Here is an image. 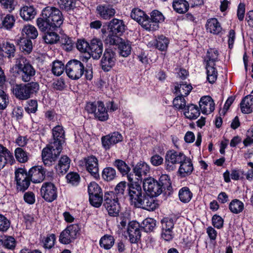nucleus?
I'll list each match as a JSON object with an SVG mask.
<instances>
[{
	"instance_id": "nucleus-1",
	"label": "nucleus",
	"mask_w": 253,
	"mask_h": 253,
	"mask_svg": "<svg viewBox=\"0 0 253 253\" xmlns=\"http://www.w3.org/2000/svg\"><path fill=\"white\" fill-rule=\"evenodd\" d=\"M64 17L61 11L53 6L44 8L39 18L37 25L41 31L56 30L63 24Z\"/></svg>"
},
{
	"instance_id": "nucleus-2",
	"label": "nucleus",
	"mask_w": 253,
	"mask_h": 253,
	"mask_svg": "<svg viewBox=\"0 0 253 253\" xmlns=\"http://www.w3.org/2000/svg\"><path fill=\"white\" fill-rule=\"evenodd\" d=\"M35 70L24 57L16 58L15 64L10 68L9 76L18 79H31L35 75Z\"/></svg>"
},
{
	"instance_id": "nucleus-3",
	"label": "nucleus",
	"mask_w": 253,
	"mask_h": 253,
	"mask_svg": "<svg viewBox=\"0 0 253 253\" xmlns=\"http://www.w3.org/2000/svg\"><path fill=\"white\" fill-rule=\"evenodd\" d=\"M65 72L70 79H80L84 75L85 79H92V71L85 69L84 64L77 59L69 60L65 66Z\"/></svg>"
},
{
	"instance_id": "nucleus-4",
	"label": "nucleus",
	"mask_w": 253,
	"mask_h": 253,
	"mask_svg": "<svg viewBox=\"0 0 253 253\" xmlns=\"http://www.w3.org/2000/svg\"><path fill=\"white\" fill-rule=\"evenodd\" d=\"M39 90V84L37 82L16 84L13 86L12 92L16 98L25 100L36 94Z\"/></svg>"
},
{
	"instance_id": "nucleus-5",
	"label": "nucleus",
	"mask_w": 253,
	"mask_h": 253,
	"mask_svg": "<svg viewBox=\"0 0 253 253\" xmlns=\"http://www.w3.org/2000/svg\"><path fill=\"white\" fill-rule=\"evenodd\" d=\"M126 26L122 20L114 18L108 25V35L105 39L107 43H114L121 41V36L125 32Z\"/></svg>"
},
{
	"instance_id": "nucleus-6",
	"label": "nucleus",
	"mask_w": 253,
	"mask_h": 253,
	"mask_svg": "<svg viewBox=\"0 0 253 253\" xmlns=\"http://www.w3.org/2000/svg\"><path fill=\"white\" fill-rule=\"evenodd\" d=\"M219 52L215 48H210L208 50L206 56L204 57V62L206 63L207 79L211 77L213 79L217 78V72L214 67L215 62L218 61Z\"/></svg>"
},
{
	"instance_id": "nucleus-7",
	"label": "nucleus",
	"mask_w": 253,
	"mask_h": 253,
	"mask_svg": "<svg viewBox=\"0 0 253 253\" xmlns=\"http://www.w3.org/2000/svg\"><path fill=\"white\" fill-rule=\"evenodd\" d=\"M85 109L88 113L93 114L94 117L100 121H105L108 119L109 115L102 101L87 102Z\"/></svg>"
},
{
	"instance_id": "nucleus-8",
	"label": "nucleus",
	"mask_w": 253,
	"mask_h": 253,
	"mask_svg": "<svg viewBox=\"0 0 253 253\" xmlns=\"http://www.w3.org/2000/svg\"><path fill=\"white\" fill-rule=\"evenodd\" d=\"M62 150V147L50 143L42 150V162L46 166L52 165L57 159Z\"/></svg>"
},
{
	"instance_id": "nucleus-9",
	"label": "nucleus",
	"mask_w": 253,
	"mask_h": 253,
	"mask_svg": "<svg viewBox=\"0 0 253 253\" xmlns=\"http://www.w3.org/2000/svg\"><path fill=\"white\" fill-rule=\"evenodd\" d=\"M103 206L110 216L117 217L119 215L120 206L118 203V198H116L115 195L113 192L105 193Z\"/></svg>"
},
{
	"instance_id": "nucleus-10",
	"label": "nucleus",
	"mask_w": 253,
	"mask_h": 253,
	"mask_svg": "<svg viewBox=\"0 0 253 253\" xmlns=\"http://www.w3.org/2000/svg\"><path fill=\"white\" fill-rule=\"evenodd\" d=\"M186 156L181 152L174 150L168 151L165 156V168L167 170L173 171L175 165L180 164L186 159Z\"/></svg>"
},
{
	"instance_id": "nucleus-11",
	"label": "nucleus",
	"mask_w": 253,
	"mask_h": 253,
	"mask_svg": "<svg viewBox=\"0 0 253 253\" xmlns=\"http://www.w3.org/2000/svg\"><path fill=\"white\" fill-rule=\"evenodd\" d=\"M14 174L17 190L25 192L29 187L31 181L27 171L23 168H18L15 169Z\"/></svg>"
},
{
	"instance_id": "nucleus-12",
	"label": "nucleus",
	"mask_w": 253,
	"mask_h": 253,
	"mask_svg": "<svg viewBox=\"0 0 253 253\" xmlns=\"http://www.w3.org/2000/svg\"><path fill=\"white\" fill-rule=\"evenodd\" d=\"M143 193L139 183H127L126 194L131 205L136 207L142 198Z\"/></svg>"
},
{
	"instance_id": "nucleus-13",
	"label": "nucleus",
	"mask_w": 253,
	"mask_h": 253,
	"mask_svg": "<svg viewBox=\"0 0 253 253\" xmlns=\"http://www.w3.org/2000/svg\"><path fill=\"white\" fill-rule=\"evenodd\" d=\"M80 228L77 224H72L66 227L59 236V241L63 244L67 245L72 242L76 238Z\"/></svg>"
},
{
	"instance_id": "nucleus-14",
	"label": "nucleus",
	"mask_w": 253,
	"mask_h": 253,
	"mask_svg": "<svg viewBox=\"0 0 253 253\" xmlns=\"http://www.w3.org/2000/svg\"><path fill=\"white\" fill-rule=\"evenodd\" d=\"M42 197L47 202H52L57 197V188L51 182H44L40 190Z\"/></svg>"
},
{
	"instance_id": "nucleus-15",
	"label": "nucleus",
	"mask_w": 253,
	"mask_h": 253,
	"mask_svg": "<svg viewBox=\"0 0 253 253\" xmlns=\"http://www.w3.org/2000/svg\"><path fill=\"white\" fill-rule=\"evenodd\" d=\"M144 190L152 196H158L163 192L158 181L153 177L145 178L143 182Z\"/></svg>"
},
{
	"instance_id": "nucleus-16",
	"label": "nucleus",
	"mask_w": 253,
	"mask_h": 253,
	"mask_svg": "<svg viewBox=\"0 0 253 253\" xmlns=\"http://www.w3.org/2000/svg\"><path fill=\"white\" fill-rule=\"evenodd\" d=\"M84 162L86 170L96 179L99 178L98 159L93 155L85 157Z\"/></svg>"
},
{
	"instance_id": "nucleus-17",
	"label": "nucleus",
	"mask_w": 253,
	"mask_h": 253,
	"mask_svg": "<svg viewBox=\"0 0 253 253\" xmlns=\"http://www.w3.org/2000/svg\"><path fill=\"white\" fill-rule=\"evenodd\" d=\"M116 52L112 49H105L101 60L102 69L104 71H109L115 64Z\"/></svg>"
},
{
	"instance_id": "nucleus-18",
	"label": "nucleus",
	"mask_w": 253,
	"mask_h": 253,
	"mask_svg": "<svg viewBox=\"0 0 253 253\" xmlns=\"http://www.w3.org/2000/svg\"><path fill=\"white\" fill-rule=\"evenodd\" d=\"M103 50V46L101 40L94 38L89 42L88 55L89 57L92 56L94 59H98L102 54Z\"/></svg>"
},
{
	"instance_id": "nucleus-19",
	"label": "nucleus",
	"mask_w": 253,
	"mask_h": 253,
	"mask_svg": "<svg viewBox=\"0 0 253 253\" xmlns=\"http://www.w3.org/2000/svg\"><path fill=\"white\" fill-rule=\"evenodd\" d=\"M96 11L97 16L103 20H110L116 13V10L113 5L108 4L97 5Z\"/></svg>"
},
{
	"instance_id": "nucleus-20",
	"label": "nucleus",
	"mask_w": 253,
	"mask_h": 253,
	"mask_svg": "<svg viewBox=\"0 0 253 253\" xmlns=\"http://www.w3.org/2000/svg\"><path fill=\"white\" fill-rule=\"evenodd\" d=\"M141 227L139 223L135 221L129 222L127 228L129 241L131 243H136L141 238Z\"/></svg>"
},
{
	"instance_id": "nucleus-21",
	"label": "nucleus",
	"mask_w": 253,
	"mask_h": 253,
	"mask_svg": "<svg viewBox=\"0 0 253 253\" xmlns=\"http://www.w3.org/2000/svg\"><path fill=\"white\" fill-rule=\"evenodd\" d=\"M123 136L119 132H114L108 135L103 136L101 137V142L103 148L105 150H109L110 148L121 141Z\"/></svg>"
},
{
	"instance_id": "nucleus-22",
	"label": "nucleus",
	"mask_w": 253,
	"mask_h": 253,
	"mask_svg": "<svg viewBox=\"0 0 253 253\" xmlns=\"http://www.w3.org/2000/svg\"><path fill=\"white\" fill-rule=\"evenodd\" d=\"M150 16V18L148 16L149 22H148L147 31H156L159 27V23L164 21V16L161 12L157 10L152 11Z\"/></svg>"
},
{
	"instance_id": "nucleus-23",
	"label": "nucleus",
	"mask_w": 253,
	"mask_h": 253,
	"mask_svg": "<svg viewBox=\"0 0 253 253\" xmlns=\"http://www.w3.org/2000/svg\"><path fill=\"white\" fill-rule=\"evenodd\" d=\"M153 197L143 193L142 198L139 201L135 208H141L149 211H154L158 207V204Z\"/></svg>"
},
{
	"instance_id": "nucleus-24",
	"label": "nucleus",
	"mask_w": 253,
	"mask_h": 253,
	"mask_svg": "<svg viewBox=\"0 0 253 253\" xmlns=\"http://www.w3.org/2000/svg\"><path fill=\"white\" fill-rule=\"evenodd\" d=\"M130 17L147 31L148 16L143 10L138 8H133L131 11Z\"/></svg>"
},
{
	"instance_id": "nucleus-25",
	"label": "nucleus",
	"mask_w": 253,
	"mask_h": 253,
	"mask_svg": "<svg viewBox=\"0 0 253 253\" xmlns=\"http://www.w3.org/2000/svg\"><path fill=\"white\" fill-rule=\"evenodd\" d=\"M46 169L41 166H35L29 170L28 174L31 181L35 183L42 182L45 178Z\"/></svg>"
},
{
	"instance_id": "nucleus-26",
	"label": "nucleus",
	"mask_w": 253,
	"mask_h": 253,
	"mask_svg": "<svg viewBox=\"0 0 253 253\" xmlns=\"http://www.w3.org/2000/svg\"><path fill=\"white\" fill-rule=\"evenodd\" d=\"M14 162L12 153L0 144V170L2 169L7 164L12 165Z\"/></svg>"
},
{
	"instance_id": "nucleus-27",
	"label": "nucleus",
	"mask_w": 253,
	"mask_h": 253,
	"mask_svg": "<svg viewBox=\"0 0 253 253\" xmlns=\"http://www.w3.org/2000/svg\"><path fill=\"white\" fill-rule=\"evenodd\" d=\"M193 169L194 168L191 160L186 156V159L180 164L177 172L181 178H184L190 175Z\"/></svg>"
},
{
	"instance_id": "nucleus-28",
	"label": "nucleus",
	"mask_w": 253,
	"mask_h": 253,
	"mask_svg": "<svg viewBox=\"0 0 253 253\" xmlns=\"http://www.w3.org/2000/svg\"><path fill=\"white\" fill-rule=\"evenodd\" d=\"M110 45H118L120 55L126 57L130 55L131 51V42L128 40L121 38V41L115 42L114 43H109Z\"/></svg>"
},
{
	"instance_id": "nucleus-29",
	"label": "nucleus",
	"mask_w": 253,
	"mask_h": 253,
	"mask_svg": "<svg viewBox=\"0 0 253 253\" xmlns=\"http://www.w3.org/2000/svg\"><path fill=\"white\" fill-rule=\"evenodd\" d=\"M199 106L203 114H210L214 110V103L210 96L202 97L199 102Z\"/></svg>"
},
{
	"instance_id": "nucleus-30",
	"label": "nucleus",
	"mask_w": 253,
	"mask_h": 253,
	"mask_svg": "<svg viewBox=\"0 0 253 253\" xmlns=\"http://www.w3.org/2000/svg\"><path fill=\"white\" fill-rule=\"evenodd\" d=\"M52 135L54 141L51 143L57 146L60 145V147H62L65 138V131L63 127L59 125L53 127L52 129Z\"/></svg>"
},
{
	"instance_id": "nucleus-31",
	"label": "nucleus",
	"mask_w": 253,
	"mask_h": 253,
	"mask_svg": "<svg viewBox=\"0 0 253 253\" xmlns=\"http://www.w3.org/2000/svg\"><path fill=\"white\" fill-rule=\"evenodd\" d=\"M206 27L208 32L214 35H219L222 32L220 23L215 18L208 20Z\"/></svg>"
},
{
	"instance_id": "nucleus-32",
	"label": "nucleus",
	"mask_w": 253,
	"mask_h": 253,
	"mask_svg": "<svg viewBox=\"0 0 253 253\" xmlns=\"http://www.w3.org/2000/svg\"><path fill=\"white\" fill-rule=\"evenodd\" d=\"M149 165L143 161H140L133 168V171L136 176L141 178L142 176L146 175L149 172Z\"/></svg>"
},
{
	"instance_id": "nucleus-33",
	"label": "nucleus",
	"mask_w": 253,
	"mask_h": 253,
	"mask_svg": "<svg viewBox=\"0 0 253 253\" xmlns=\"http://www.w3.org/2000/svg\"><path fill=\"white\" fill-rule=\"evenodd\" d=\"M37 12L33 6H24L20 8V15L25 20L28 21L33 19Z\"/></svg>"
},
{
	"instance_id": "nucleus-34",
	"label": "nucleus",
	"mask_w": 253,
	"mask_h": 253,
	"mask_svg": "<svg viewBox=\"0 0 253 253\" xmlns=\"http://www.w3.org/2000/svg\"><path fill=\"white\" fill-rule=\"evenodd\" d=\"M70 159L67 156L62 157L59 160L58 165L55 167L57 172L62 175L65 174L70 168Z\"/></svg>"
},
{
	"instance_id": "nucleus-35",
	"label": "nucleus",
	"mask_w": 253,
	"mask_h": 253,
	"mask_svg": "<svg viewBox=\"0 0 253 253\" xmlns=\"http://www.w3.org/2000/svg\"><path fill=\"white\" fill-rule=\"evenodd\" d=\"M184 109V114L185 116L190 120L197 119L200 114L198 107L193 104L186 105Z\"/></svg>"
},
{
	"instance_id": "nucleus-36",
	"label": "nucleus",
	"mask_w": 253,
	"mask_h": 253,
	"mask_svg": "<svg viewBox=\"0 0 253 253\" xmlns=\"http://www.w3.org/2000/svg\"><path fill=\"white\" fill-rule=\"evenodd\" d=\"M241 109L242 113L249 114L253 111V96L247 95L240 103Z\"/></svg>"
},
{
	"instance_id": "nucleus-37",
	"label": "nucleus",
	"mask_w": 253,
	"mask_h": 253,
	"mask_svg": "<svg viewBox=\"0 0 253 253\" xmlns=\"http://www.w3.org/2000/svg\"><path fill=\"white\" fill-rule=\"evenodd\" d=\"M55 30H48L47 31H42L44 32L42 38L44 42L47 44H54L60 40V37L54 32Z\"/></svg>"
},
{
	"instance_id": "nucleus-38",
	"label": "nucleus",
	"mask_w": 253,
	"mask_h": 253,
	"mask_svg": "<svg viewBox=\"0 0 253 253\" xmlns=\"http://www.w3.org/2000/svg\"><path fill=\"white\" fill-rule=\"evenodd\" d=\"M189 7V4L186 0H173L172 7L174 11L178 13L186 12Z\"/></svg>"
},
{
	"instance_id": "nucleus-39",
	"label": "nucleus",
	"mask_w": 253,
	"mask_h": 253,
	"mask_svg": "<svg viewBox=\"0 0 253 253\" xmlns=\"http://www.w3.org/2000/svg\"><path fill=\"white\" fill-rule=\"evenodd\" d=\"M192 89L191 84H183L182 82L177 84L174 87L175 93L179 94L178 95L183 97L187 96Z\"/></svg>"
},
{
	"instance_id": "nucleus-40",
	"label": "nucleus",
	"mask_w": 253,
	"mask_h": 253,
	"mask_svg": "<svg viewBox=\"0 0 253 253\" xmlns=\"http://www.w3.org/2000/svg\"><path fill=\"white\" fill-rule=\"evenodd\" d=\"M169 44V40L166 36L161 35L158 36L154 42V45L160 51H165L167 49Z\"/></svg>"
},
{
	"instance_id": "nucleus-41",
	"label": "nucleus",
	"mask_w": 253,
	"mask_h": 253,
	"mask_svg": "<svg viewBox=\"0 0 253 253\" xmlns=\"http://www.w3.org/2000/svg\"><path fill=\"white\" fill-rule=\"evenodd\" d=\"M115 243V239L113 236L109 235H105L102 237L99 241L100 246L105 250L110 249Z\"/></svg>"
},
{
	"instance_id": "nucleus-42",
	"label": "nucleus",
	"mask_w": 253,
	"mask_h": 253,
	"mask_svg": "<svg viewBox=\"0 0 253 253\" xmlns=\"http://www.w3.org/2000/svg\"><path fill=\"white\" fill-rule=\"evenodd\" d=\"M59 41L62 48L67 52L72 51L75 47V42L66 35H62Z\"/></svg>"
},
{
	"instance_id": "nucleus-43",
	"label": "nucleus",
	"mask_w": 253,
	"mask_h": 253,
	"mask_svg": "<svg viewBox=\"0 0 253 253\" xmlns=\"http://www.w3.org/2000/svg\"><path fill=\"white\" fill-rule=\"evenodd\" d=\"M179 200L184 203H187L191 200L193 194L187 187L181 188L178 192Z\"/></svg>"
},
{
	"instance_id": "nucleus-44",
	"label": "nucleus",
	"mask_w": 253,
	"mask_h": 253,
	"mask_svg": "<svg viewBox=\"0 0 253 253\" xmlns=\"http://www.w3.org/2000/svg\"><path fill=\"white\" fill-rule=\"evenodd\" d=\"M113 165L123 175L128 174L130 170V168L122 160H116L113 163Z\"/></svg>"
},
{
	"instance_id": "nucleus-45",
	"label": "nucleus",
	"mask_w": 253,
	"mask_h": 253,
	"mask_svg": "<svg viewBox=\"0 0 253 253\" xmlns=\"http://www.w3.org/2000/svg\"><path fill=\"white\" fill-rule=\"evenodd\" d=\"M229 208L231 212L238 214L243 211L244 205L243 202L238 199L233 200L229 204Z\"/></svg>"
},
{
	"instance_id": "nucleus-46",
	"label": "nucleus",
	"mask_w": 253,
	"mask_h": 253,
	"mask_svg": "<svg viewBox=\"0 0 253 253\" xmlns=\"http://www.w3.org/2000/svg\"><path fill=\"white\" fill-rule=\"evenodd\" d=\"M103 194L102 189L100 192L95 193L89 196L90 204L95 208H99L103 202Z\"/></svg>"
},
{
	"instance_id": "nucleus-47",
	"label": "nucleus",
	"mask_w": 253,
	"mask_h": 253,
	"mask_svg": "<svg viewBox=\"0 0 253 253\" xmlns=\"http://www.w3.org/2000/svg\"><path fill=\"white\" fill-rule=\"evenodd\" d=\"M102 176L105 181H112L117 176L116 171L112 167H106L102 171Z\"/></svg>"
},
{
	"instance_id": "nucleus-48",
	"label": "nucleus",
	"mask_w": 253,
	"mask_h": 253,
	"mask_svg": "<svg viewBox=\"0 0 253 253\" xmlns=\"http://www.w3.org/2000/svg\"><path fill=\"white\" fill-rule=\"evenodd\" d=\"M0 16L1 17L2 27L7 30H10L13 27L15 20L13 15L7 14L3 18H2L1 14H0Z\"/></svg>"
},
{
	"instance_id": "nucleus-49",
	"label": "nucleus",
	"mask_w": 253,
	"mask_h": 253,
	"mask_svg": "<svg viewBox=\"0 0 253 253\" xmlns=\"http://www.w3.org/2000/svg\"><path fill=\"white\" fill-rule=\"evenodd\" d=\"M22 32L26 34V39L30 40L36 39L38 35L37 29L31 25H25L22 29Z\"/></svg>"
},
{
	"instance_id": "nucleus-50",
	"label": "nucleus",
	"mask_w": 253,
	"mask_h": 253,
	"mask_svg": "<svg viewBox=\"0 0 253 253\" xmlns=\"http://www.w3.org/2000/svg\"><path fill=\"white\" fill-rule=\"evenodd\" d=\"M20 49L26 54H29L33 49V44L30 39L23 38L19 43Z\"/></svg>"
},
{
	"instance_id": "nucleus-51",
	"label": "nucleus",
	"mask_w": 253,
	"mask_h": 253,
	"mask_svg": "<svg viewBox=\"0 0 253 253\" xmlns=\"http://www.w3.org/2000/svg\"><path fill=\"white\" fill-rule=\"evenodd\" d=\"M155 226V221L151 218L145 219L140 224L141 230L143 229L146 232L153 231Z\"/></svg>"
},
{
	"instance_id": "nucleus-52",
	"label": "nucleus",
	"mask_w": 253,
	"mask_h": 253,
	"mask_svg": "<svg viewBox=\"0 0 253 253\" xmlns=\"http://www.w3.org/2000/svg\"><path fill=\"white\" fill-rule=\"evenodd\" d=\"M1 48L2 51L5 52L9 58H11L14 56L15 47L13 43H10L9 42H5L3 43Z\"/></svg>"
},
{
	"instance_id": "nucleus-53",
	"label": "nucleus",
	"mask_w": 253,
	"mask_h": 253,
	"mask_svg": "<svg viewBox=\"0 0 253 253\" xmlns=\"http://www.w3.org/2000/svg\"><path fill=\"white\" fill-rule=\"evenodd\" d=\"M0 241L3 246L7 249L13 250L16 245V241L12 236H5Z\"/></svg>"
},
{
	"instance_id": "nucleus-54",
	"label": "nucleus",
	"mask_w": 253,
	"mask_h": 253,
	"mask_svg": "<svg viewBox=\"0 0 253 253\" xmlns=\"http://www.w3.org/2000/svg\"><path fill=\"white\" fill-rule=\"evenodd\" d=\"M15 156L18 162L22 163L27 162L29 159L28 153L20 147L15 150Z\"/></svg>"
},
{
	"instance_id": "nucleus-55",
	"label": "nucleus",
	"mask_w": 253,
	"mask_h": 253,
	"mask_svg": "<svg viewBox=\"0 0 253 253\" xmlns=\"http://www.w3.org/2000/svg\"><path fill=\"white\" fill-rule=\"evenodd\" d=\"M76 2L75 0H60L58 3L62 9L69 11L76 8Z\"/></svg>"
},
{
	"instance_id": "nucleus-56",
	"label": "nucleus",
	"mask_w": 253,
	"mask_h": 253,
	"mask_svg": "<svg viewBox=\"0 0 253 253\" xmlns=\"http://www.w3.org/2000/svg\"><path fill=\"white\" fill-rule=\"evenodd\" d=\"M65 71V66L64 64L60 61H55L53 62L52 72L56 76H59Z\"/></svg>"
},
{
	"instance_id": "nucleus-57",
	"label": "nucleus",
	"mask_w": 253,
	"mask_h": 253,
	"mask_svg": "<svg viewBox=\"0 0 253 253\" xmlns=\"http://www.w3.org/2000/svg\"><path fill=\"white\" fill-rule=\"evenodd\" d=\"M158 181L160 186L162 187L163 191H165L166 189L170 190L171 188L170 179L168 175H162Z\"/></svg>"
},
{
	"instance_id": "nucleus-58",
	"label": "nucleus",
	"mask_w": 253,
	"mask_h": 253,
	"mask_svg": "<svg viewBox=\"0 0 253 253\" xmlns=\"http://www.w3.org/2000/svg\"><path fill=\"white\" fill-rule=\"evenodd\" d=\"M56 240L55 236L53 234L48 235L42 240L43 247L45 249H51L54 245Z\"/></svg>"
},
{
	"instance_id": "nucleus-59",
	"label": "nucleus",
	"mask_w": 253,
	"mask_h": 253,
	"mask_svg": "<svg viewBox=\"0 0 253 253\" xmlns=\"http://www.w3.org/2000/svg\"><path fill=\"white\" fill-rule=\"evenodd\" d=\"M76 47L81 52L88 54L89 43L84 39H79L76 43Z\"/></svg>"
},
{
	"instance_id": "nucleus-60",
	"label": "nucleus",
	"mask_w": 253,
	"mask_h": 253,
	"mask_svg": "<svg viewBox=\"0 0 253 253\" xmlns=\"http://www.w3.org/2000/svg\"><path fill=\"white\" fill-rule=\"evenodd\" d=\"M126 184L127 185L126 181H121L116 185L115 192H113L115 194L116 198H120L124 195Z\"/></svg>"
},
{
	"instance_id": "nucleus-61",
	"label": "nucleus",
	"mask_w": 253,
	"mask_h": 253,
	"mask_svg": "<svg viewBox=\"0 0 253 253\" xmlns=\"http://www.w3.org/2000/svg\"><path fill=\"white\" fill-rule=\"evenodd\" d=\"M174 221L172 218L166 217L161 220L162 230H173Z\"/></svg>"
},
{
	"instance_id": "nucleus-62",
	"label": "nucleus",
	"mask_w": 253,
	"mask_h": 253,
	"mask_svg": "<svg viewBox=\"0 0 253 253\" xmlns=\"http://www.w3.org/2000/svg\"><path fill=\"white\" fill-rule=\"evenodd\" d=\"M173 104L174 107L179 109L183 110L186 107V101L183 97L178 95L173 100Z\"/></svg>"
},
{
	"instance_id": "nucleus-63",
	"label": "nucleus",
	"mask_w": 253,
	"mask_h": 253,
	"mask_svg": "<svg viewBox=\"0 0 253 253\" xmlns=\"http://www.w3.org/2000/svg\"><path fill=\"white\" fill-rule=\"evenodd\" d=\"M66 178L69 183L73 185H77L80 182V175L76 172H71L66 175Z\"/></svg>"
},
{
	"instance_id": "nucleus-64",
	"label": "nucleus",
	"mask_w": 253,
	"mask_h": 253,
	"mask_svg": "<svg viewBox=\"0 0 253 253\" xmlns=\"http://www.w3.org/2000/svg\"><path fill=\"white\" fill-rule=\"evenodd\" d=\"M10 222L4 215L0 214V231H6L9 228Z\"/></svg>"
}]
</instances>
